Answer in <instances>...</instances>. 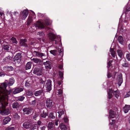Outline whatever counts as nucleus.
<instances>
[{"instance_id": "obj_1", "label": "nucleus", "mask_w": 130, "mask_h": 130, "mask_svg": "<svg viewBox=\"0 0 130 130\" xmlns=\"http://www.w3.org/2000/svg\"><path fill=\"white\" fill-rule=\"evenodd\" d=\"M7 85L6 82L1 83L0 85V101L2 100H3V101H4V100L7 98L8 95L12 91V90H10L9 91H8L6 89ZM2 104V103L0 102V108L3 106Z\"/></svg>"}, {"instance_id": "obj_2", "label": "nucleus", "mask_w": 130, "mask_h": 130, "mask_svg": "<svg viewBox=\"0 0 130 130\" xmlns=\"http://www.w3.org/2000/svg\"><path fill=\"white\" fill-rule=\"evenodd\" d=\"M1 100L0 101V102H1L3 105V106L2 107L0 108V109L2 110H1L0 112V113L2 115H7L10 113V111L9 109H5L8 103L6 101V100H4V101Z\"/></svg>"}, {"instance_id": "obj_3", "label": "nucleus", "mask_w": 130, "mask_h": 130, "mask_svg": "<svg viewBox=\"0 0 130 130\" xmlns=\"http://www.w3.org/2000/svg\"><path fill=\"white\" fill-rule=\"evenodd\" d=\"M22 55L21 53H18L14 56L13 58V61L16 64H18L21 61Z\"/></svg>"}, {"instance_id": "obj_4", "label": "nucleus", "mask_w": 130, "mask_h": 130, "mask_svg": "<svg viewBox=\"0 0 130 130\" xmlns=\"http://www.w3.org/2000/svg\"><path fill=\"white\" fill-rule=\"evenodd\" d=\"M33 73L38 76L41 75L42 74V69L37 67H35L34 69Z\"/></svg>"}, {"instance_id": "obj_5", "label": "nucleus", "mask_w": 130, "mask_h": 130, "mask_svg": "<svg viewBox=\"0 0 130 130\" xmlns=\"http://www.w3.org/2000/svg\"><path fill=\"white\" fill-rule=\"evenodd\" d=\"M46 104L47 107L49 108H51L53 105L52 100L50 99L46 100Z\"/></svg>"}, {"instance_id": "obj_6", "label": "nucleus", "mask_w": 130, "mask_h": 130, "mask_svg": "<svg viewBox=\"0 0 130 130\" xmlns=\"http://www.w3.org/2000/svg\"><path fill=\"white\" fill-rule=\"evenodd\" d=\"M34 26L36 27H38V28L43 29L45 27L44 24L39 21H37L36 23L34 24Z\"/></svg>"}, {"instance_id": "obj_7", "label": "nucleus", "mask_w": 130, "mask_h": 130, "mask_svg": "<svg viewBox=\"0 0 130 130\" xmlns=\"http://www.w3.org/2000/svg\"><path fill=\"white\" fill-rule=\"evenodd\" d=\"M32 110V108L30 107L24 108L23 109V113L24 114L28 115L31 113Z\"/></svg>"}, {"instance_id": "obj_8", "label": "nucleus", "mask_w": 130, "mask_h": 130, "mask_svg": "<svg viewBox=\"0 0 130 130\" xmlns=\"http://www.w3.org/2000/svg\"><path fill=\"white\" fill-rule=\"evenodd\" d=\"M45 65V68L46 69H51L52 66V62L49 60L47 61L46 62H44L43 63Z\"/></svg>"}, {"instance_id": "obj_9", "label": "nucleus", "mask_w": 130, "mask_h": 130, "mask_svg": "<svg viewBox=\"0 0 130 130\" xmlns=\"http://www.w3.org/2000/svg\"><path fill=\"white\" fill-rule=\"evenodd\" d=\"M52 81L50 80L47 81V82L46 84V90L47 91H50L52 89Z\"/></svg>"}, {"instance_id": "obj_10", "label": "nucleus", "mask_w": 130, "mask_h": 130, "mask_svg": "<svg viewBox=\"0 0 130 130\" xmlns=\"http://www.w3.org/2000/svg\"><path fill=\"white\" fill-rule=\"evenodd\" d=\"M117 80L119 86H120L123 82L122 76L121 74H120L118 75L117 77Z\"/></svg>"}, {"instance_id": "obj_11", "label": "nucleus", "mask_w": 130, "mask_h": 130, "mask_svg": "<svg viewBox=\"0 0 130 130\" xmlns=\"http://www.w3.org/2000/svg\"><path fill=\"white\" fill-rule=\"evenodd\" d=\"M28 11L26 10H24L21 14V19L24 20L27 17L28 14Z\"/></svg>"}, {"instance_id": "obj_12", "label": "nucleus", "mask_w": 130, "mask_h": 130, "mask_svg": "<svg viewBox=\"0 0 130 130\" xmlns=\"http://www.w3.org/2000/svg\"><path fill=\"white\" fill-rule=\"evenodd\" d=\"M31 123L29 121H28L25 122L23 123V125L24 128L27 129H29L31 126Z\"/></svg>"}, {"instance_id": "obj_13", "label": "nucleus", "mask_w": 130, "mask_h": 130, "mask_svg": "<svg viewBox=\"0 0 130 130\" xmlns=\"http://www.w3.org/2000/svg\"><path fill=\"white\" fill-rule=\"evenodd\" d=\"M48 36L49 39L51 41H53L56 38L55 35L51 33H49L48 34Z\"/></svg>"}, {"instance_id": "obj_14", "label": "nucleus", "mask_w": 130, "mask_h": 130, "mask_svg": "<svg viewBox=\"0 0 130 130\" xmlns=\"http://www.w3.org/2000/svg\"><path fill=\"white\" fill-rule=\"evenodd\" d=\"M122 65L123 67H128L129 64L127 62L125 59H122L121 61Z\"/></svg>"}, {"instance_id": "obj_15", "label": "nucleus", "mask_w": 130, "mask_h": 130, "mask_svg": "<svg viewBox=\"0 0 130 130\" xmlns=\"http://www.w3.org/2000/svg\"><path fill=\"white\" fill-rule=\"evenodd\" d=\"M27 41V40L26 39H21L20 42V45L21 46H24L26 47H27V45L26 42Z\"/></svg>"}, {"instance_id": "obj_16", "label": "nucleus", "mask_w": 130, "mask_h": 130, "mask_svg": "<svg viewBox=\"0 0 130 130\" xmlns=\"http://www.w3.org/2000/svg\"><path fill=\"white\" fill-rule=\"evenodd\" d=\"M23 89L21 88H16L12 92L13 94H15L22 91Z\"/></svg>"}, {"instance_id": "obj_17", "label": "nucleus", "mask_w": 130, "mask_h": 130, "mask_svg": "<svg viewBox=\"0 0 130 130\" xmlns=\"http://www.w3.org/2000/svg\"><path fill=\"white\" fill-rule=\"evenodd\" d=\"M33 54L34 55L36 56H38L39 57H42L43 56H44L45 55V54L40 53L39 52H37L36 51H34L33 52Z\"/></svg>"}, {"instance_id": "obj_18", "label": "nucleus", "mask_w": 130, "mask_h": 130, "mask_svg": "<svg viewBox=\"0 0 130 130\" xmlns=\"http://www.w3.org/2000/svg\"><path fill=\"white\" fill-rule=\"evenodd\" d=\"M38 126L37 124H32L31 123L29 128L30 130H37Z\"/></svg>"}, {"instance_id": "obj_19", "label": "nucleus", "mask_w": 130, "mask_h": 130, "mask_svg": "<svg viewBox=\"0 0 130 130\" xmlns=\"http://www.w3.org/2000/svg\"><path fill=\"white\" fill-rule=\"evenodd\" d=\"M109 116L110 118H114L116 115V113L112 110H110L109 112Z\"/></svg>"}, {"instance_id": "obj_20", "label": "nucleus", "mask_w": 130, "mask_h": 130, "mask_svg": "<svg viewBox=\"0 0 130 130\" xmlns=\"http://www.w3.org/2000/svg\"><path fill=\"white\" fill-rule=\"evenodd\" d=\"M7 85L11 86L12 85L14 82V80L13 78H11L9 79L8 81H7Z\"/></svg>"}, {"instance_id": "obj_21", "label": "nucleus", "mask_w": 130, "mask_h": 130, "mask_svg": "<svg viewBox=\"0 0 130 130\" xmlns=\"http://www.w3.org/2000/svg\"><path fill=\"white\" fill-rule=\"evenodd\" d=\"M123 109L125 113L127 112L130 109V105H125V106L123 107Z\"/></svg>"}, {"instance_id": "obj_22", "label": "nucleus", "mask_w": 130, "mask_h": 130, "mask_svg": "<svg viewBox=\"0 0 130 130\" xmlns=\"http://www.w3.org/2000/svg\"><path fill=\"white\" fill-rule=\"evenodd\" d=\"M11 120V118L9 117H7L4 119L3 121V124L4 125H5L8 123Z\"/></svg>"}, {"instance_id": "obj_23", "label": "nucleus", "mask_w": 130, "mask_h": 130, "mask_svg": "<svg viewBox=\"0 0 130 130\" xmlns=\"http://www.w3.org/2000/svg\"><path fill=\"white\" fill-rule=\"evenodd\" d=\"M32 62L31 61L28 62L25 66V69L26 70L30 69L31 67Z\"/></svg>"}, {"instance_id": "obj_24", "label": "nucleus", "mask_w": 130, "mask_h": 130, "mask_svg": "<svg viewBox=\"0 0 130 130\" xmlns=\"http://www.w3.org/2000/svg\"><path fill=\"white\" fill-rule=\"evenodd\" d=\"M19 106L20 105L19 103L16 102L12 104V107L13 108L17 109L19 108Z\"/></svg>"}, {"instance_id": "obj_25", "label": "nucleus", "mask_w": 130, "mask_h": 130, "mask_svg": "<svg viewBox=\"0 0 130 130\" xmlns=\"http://www.w3.org/2000/svg\"><path fill=\"white\" fill-rule=\"evenodd\" d=\"M110 53L112 56L113 57L115 58L116 53L115 51H114V48H110Z\"/></svg>"}, {"instance_id": "obj_26", "label": "nucleus", "mask_w": 130, "mask_h": 130, "mask_svg": "<svg viewBox=\"0 0 130 130\" xmlns=\"http://www.w3.org/2000/svg\"><path fill=\"white\" fill-rule=\"evenodd\" d=\"M113 93V90L112 89H109V91H108V98L110 99L113 97V95L112 93Z\"/></svg>"}, {"instance_id": "obj_27", "label": "nucleus", "mask_w": 130, "mask_h": 130, "mask_svg": "<svg viewBox=\"0 0 130 130\" xmlns=\"http://www.w3.org/2000/svg\"><path fill=\"white\" fill-rule=\"evenodd\" d=\"M118 40L119 43L122 44L124 41L122 37L119 36L118 38Z\"/></svg>"}, {"instance_id": "obj_28", "label": "nucleus", "mask_w": 130, "mask_h": 130, "mask_svg": "<svg viewBox=\"0 0 130 130\" xmlns=\"http://www.w3.org/2000/svg\"><path fill=\"white\" fill-rule=\"evenodd\" d=\"M47 115V112H45L44 110L42 113H41V117L43 118H45L46 117Z\"/></svg>"}, {"instance_id": "obj_29", "label": "nucleus", "mask_w": 130, "mask_h": 130, "mask_svg": "<svg viewBox=\"0 0 130 130\" xmlns=\"http://www.w3.org/2000/svg\"><path fill=\"white\" fill-rule=\"evenodd\" d=\"M12 58L11 57H10V56H8L7 57L5 58L3 60V61L6 62H8L10 61L11 60Z\"/></svg>"}, {"instance_id": "obj_30", "label": "nucleus", "mask_w": 130, "mask_h": 130, "mask_svg": "<svg viewBox=\"0 0 130 130\" xmlns=\"http://www.w3.org/2000/svg\"><path fill=\"white\" fill-rule=\"evenodd\" d=\"M43 90H41L39 91H36L35 92V94L36 96H37L41 94V93L43 92Z\"/></svg>"}, {"instance_id": "obj_31", "label": "nucleus", "mask_w": 130, "mask_h": 130, "mask_svg": "<svg viewBox=\"0 0 130 130\" xmlns=\"http://www.w3.org/2000/svg\"><path fill=\"white\" fill-rule=\"evenodd\" d=\"M32 17H29L27 20V25H29L31 23L32 21Z\"/></svg>"}, {"instance_id": "obj_32", "label": "nucleus", "mask_w": 130, "mask_h": 130, "mask_svg": "<svg viewBox=\"0 0 130 130\" xmlns=\"http://www.w3.org/2000/svg\"><path fill=\"white\" fill-rule=\"evenodd\" d=\"M50 53L54 55H56L57 54V50H52L50 51Z\"/></svg>"}, {"instance_id": "obj_33", "label": "nucleus", "mask_w": 130, "mask_h": 130, "mask_svg": "<svg viewBox=\"0 0 130 130\" xmlns=\"http://www.w3.org/2000/svg\"><path fill=\"white\" fill-rule=\"evenodd\" d=\"M117 52L120 58H121L123 55V53L122 51L121 50H117Z\"/></svg>"}, {"instance_id": "obj_34", "label": "nucleus", "mask_w": 130, "mask_h": 130, "mask_svg": "<svg viewBox=\"0 0 130 130\" xmlns=\"http://www.w3.org/2000/svg\"><path fill=\"white\" fill-rule=\"evenodd\" d=\"M48 127L49 129L53 128V124L52 122H49L48 124Z\"/></svg>"}, {"instance_id": "obj_35", "label": "nucleus", "mask_w": 130, "mask_h": 130, "mask_svg": "<svg viewBox=\"0 0 130 130\" xmlns=\"http://www.w3.org/2000/svg\"><path fill=\"white\" fill-rule=\"evenodd\" d=\"M10 46L9 45H3V48L4 50H8L10 48Z\"/></svg>"}, {"instance_id": "obj_36", "label": "nucleus", "mask_w": 130, "mask_h": 130, "mask_svg": "<svg viewBox=\"0 0 130 130\" xmlns=\"http://www.w3.org/2000/svg\"><path fill=\"white\" fill-rule=\"evenodd\" d=\"M60 127L61 129L66 130L67 129V127L66 125L63 123L61 124Z\"/></svg>"}, {"instance_id": "obj_37", "label": "nucleus", "mask_w": 130, "mask_h": 130, "mask_svg": "<svg viewBox=\"0 0 130 130\" xmlns=\"http://www.w3.org/2000/svg\"><path fill=\"white\" fill-rule=\"evenodd\" d=\"M13 116L14 118L16 120H19L20 118L19 116L18 115V114L17 113H15Z\"/></svg>"}, {"instance_id": "obj_38", "label": "nucleus", "mask_w": 130, "mask_h": 130, "mask_svg": "<svg viewBox=\"0 0 130 130\" xmlns=\"http://www.w3.org/2000/svg\"><path fill=\"white\" fill-rule=\"evenodd\" d=\"M38 35H39V37H43L45 36L44 33L42 31L39 32L38 33Z\"/></svg>"}, {"instance_id": "obj_39", "label": "nucleus", "mask_w": 130, "mask_h": 130, "mask_svg": "<svg viewBox=\"0 0 130 130\" xmlns=\"http://www.w3.org/2000/svg\"><path fill=\"white\" fill-rule=\"evenodd\" d=\"M58 113L59 114V117L60 118L62 115L64 114V112L62 110H61V111H58Z\"/></svg>"}, {"instance_id": "obj_40", "label": "nucleus", "mask_w": 130, "mask_h": 130, "mask_svg": "<svg viewBox=\"0 0 130 130\" xmlns=\"http://www.w3.org/2000/svg\"><path fill=\"white\" fill-rule=\"evenodd\" d=\"M40 59L37 58H33L32 59V60L34 62L38 63Z\"/></svg>"}, {"instance_id": "obj_41", "label": "nucleus", "mask_w": 130, "mask_h": 130, "mask_svg": "<svg viewBox=\"0 0 130 130\" xmlns=\"http://www.w3.org/2000/svg\"><path fill=\"white\" fill-rule=\"evenodd\" d=\"M49 117L50 118L52 119L55 118V117L53 115V113L52 112L50 113Z\"/></svg>"}, {"instance_id": "obj_42", "label": "nucleus", "mask_w": 130, "mask_h": 130, "mask_svg": "<svg viewBox=\"0 0 130 130\" xmlns=\"http://www.w3.org/2000/svg\"><path fill=\"white\" fill-rule=\"evenodd\" d=\"M45 22L47 25H48L50 24V20L49 19H45Z\"/></svg>"}, {"instance_id": "obj_43", "label": "nucleus", "mask_w": 130, "mask_h": 130, "mask_svg": "<svg viewBox=\"0 0 130 130\" xmlns=\"http://www.w3.org/2000/svg\"><path fill=\"white\" fill-rule=\"evenodd\" d=\"M59 74L60 78H61L62 80V78L63 77V73L61 71H59Z\"/></svg>"}, {"instance_id": "obj_44", "label": "nucleus", "mask_w": 130, "mask_h": 130, "mask_svg": "<svg viewBox=\"0 0 130 130\" xmlns=\"http://www.w3.org/2000/svg\"><path fill=\"white\" fill-rule=\"evenodd\" d=\"M58 94L59 96H61L62 95V91L61 89L58 90Z\"/></svg>"}, {"instance_id": "obj_45", "label": "nucleus", "mask_w": 130, "mask_h": 130, "mask_svg": "<svg viewBox=\"0 0 130 130\" xmlns=\"http://www.w3.org/2000/svg\"><path fill=\"white\" fill-rule=\"evenodd\" d=\"M113 61L112 60H110L109 61V62L107 63V65L108 66L107 67L108 68L111 66H112V64L111 63Z\"/></svg>"}, {"instance_id": "obj_46", "label": "nucleus", "mask_w": 130, "mask_h": 130, "mask_svg": "<svg viewBox=\"0 0 130 130\" xmlns=\"http://www.w3.org/2000/svg\"><path fill=\"white\" fill-rule=\"evenodd\" d=\"M6 75L5 73L3 71L0 72V76H4ZM6 75H7L6 74Z\"/></svg>"}, {"instance_id": "obj_47", "label": "nucleus", "mask_w": 130, "mask_h": 130, "mask_svg": "<svg viewBox=\"0 0 130 130\" xmlns=\"http://www.w3.org/2000/svg\"><path fill=\"white\" fill-rule=\"evenodd\" d=\"M14 127H8L6 129V130H14Z\"/></svg>"}, {"instance_id": "obj_48", "label": "nucleus", "mask_w": 130, "mask_h": 130, "mask_svg": "<svg viewBox=\"0 0 130 130\" xmlns=\"http://www.w3.org/2000/svg\"><path fill=\"white\" fill-rule=\"evenodd\" d=\"M130 96V91H129L127 92L126 95L124 96V98H126Z\"/></svg>"}, {"instance_id": "obj_49", "label": "nucleus", "mask_w": 130, "mask_h": 130, "mask_svg": "<svg viewBox=\"0 0 130 130\" xmlns=\"http://www.w3.org/2000/svg\"><path fill=\"white\" fill-rule=\"evenodd\" d=\"M26 93L28 95L31 96L32 95V93L31 91H28L26 92Z\"/></svg>"}, {"instance_id": "obj_50", "label": "nucleus", "mask_w": 130, "mask_h": 130, "mask_svg": "<svg viewBox=\"0 0 130 130\" xmlns=\"http://www.w3.org/2000/svg\"><path fill=\"white\" fill-rule=\"evenodd\" d=\"M11 39L12 41V42L13 43H16L17 42L16 38L13 37L11 38Z\"/></svg>"}, {"instance_id": "obj_51", "label": "nucleus", "mask_w": 130, "mask_h": 130, "mask_svg": "<svg viewBox=\"0 0 130 130\" xmlns=\"http://www.w3.org/2000/svg\"><path fill=\"white\" fill-rule=\"evenodd\" d=\"M36 103V101L35 100L32 101L30 103L31 105H35Z\"/></svg>"}, {"instance_id": "obj_52", "label": "nucleus", "mask_w": 130, "mask_h": 130, "mask_svg": "<svg viewBox=\"0 0 130 130\" xmlns=\"http://www.w3.org/2000/svg\"><path fill=\"white\" fill-rule=\"evenodd\" d=\"M62 50L61 48H59L58 50V52L59 53V54L61 55L62 54Z\"/></svg>"}, {"instance_id": "obj_53", "label": "nucleus", "mask_w": 130, "mask_h": 130, "mask_svg": "<svg viewBox=\"0 0 130 130\" xmlns=\"http://www.w3.org/2000/svg\"><path fill=\"white\" fill-rule=\"evenodd\" d=\"M130 11V6H128L127 7L125 10V13H127V12Z\"/></svg>"}, {"instance_id": "obj_54", "label": "nucleus", "mask_w": 130, "mask_h": 130, "mask_svg": "<svg viewBox=\"0 0 130 130\" xmlns=\"http://www.w3.org/2000/svg\"><path fill=\"white\" fill-rule=\"evenodd\" d=\"M39 82L40 83H41L42 84H44L45 83V81L43 80L42 78H41Z\"/></svg>"}, {"instance_id": "obj_55", "label": "nucleus", "mask_w": 130, "mask_h": 130, "mask_svg": "<svg viewBox=\"0 0 130 130\" xmlns=\"http://www.w3.org/2000/svg\"><path fill=\"white\" fill-rule=\"evenodd\" d=\"M111 121V122H110L109 124L112 125H113L115 122V120H112Z\"/></svg>"}, {"instance_id": "obj_56", "label": "nucleus", "mask_w": 130, "mask_h": 130, "mask_svg": "<svg viewBox=\"0 0 130 130\" xmlns=\"http://www.w3.org/2000/svg\"><path fill=\"white\" fill-rule=\"evenodd\" d=\"M126 58L128 60L130 61V54H127L126 56Z\"/></svg>"}, {"instance_id": "obj_57", "label": "nucleus", "mask_w": 130, "mask_h": 130, "mask_svg": "<svg viewBox=\"0 0 130 130\" xmlns=\"http://www.w3.org/2000/svg\"><path fill=\"white\" fill-rule=\"evenodd\" d=\"M43 61L41 60L40 59L39 60V61L38 62V64L39 65H42V66Z\"/></svg>"}, {"instance_id": "obj_58", "label": "nucleus", "mask_w": 130, "mask_h": 130, "mask_svg": "<svg viewBox=\"0 0 130 130\" xmlns=\"http://www.w3.org/2000/svg\"><path fill=\"white\" fill-rule=\"evenodd\" d=\"M111 76V74L109 72H108L107 75V77L109 78H110Z\"/></svg>"}, {"instance_id": "obj_59", "label": "nucleus", "mask_w": 130, "mask_h": 130, "mask_svg": "<svg viewBox=\"0 0 130 130\" xmlns=\"http://www.w3.org/2000/svg\"><path fill=\"white\" fill-rule=\"evenodd\" d=\"M8 70L12 71V70L13 69V68L12 67L10 66V67H8Z\"/></svg>"}, {"instance_id": "obj_60", "label": "nucleus", "mask_w": 130, "mask_h": 130, "mask_svg": "<svg viewBox=\"0 0 130 130\" xmlns=\"http://www.w3.org/2000/svg\"><path fill=\"white\" fill-rule=\"evenodd\" d=\"M62 80H61L58 81V83L59 85H60L62 83Z\"/></svg>"}, {"instance_id": "obj_61", "label": "nucleus", "mask_w": 130, "mask_h": 130, "mask_svg": "<svg viewBox=\"0 0 130 130\" xmlns=\"http://www.w3.org/2000/svg\"><path fill=\"white\" fill-rule=\"evenodd\" d=\"M24 99V96H22L21 98L19 99V100L21 101H22Z\"/></svg>"}, {"instance_id": "obj_62", "label": "nucleus", "mask_w": 130, "mask_h": 130, "mask_svg": "<svg viewBox=\"0 0 130 130\" xmlns=\"http://www.w3.org/2000/svg\"><path fill=\"white\" fill-rule=\"evenodd\" d=\"M25 85L26 86H29L30 85V84L28 82H27L25 83Z\"/></svg>"}, {"instance_id": "obj_63", "label": "nucleus", "mask_w": 130, "mask_h": 130, "mask_svg": "<svg viewBox=\"0 0 130 130\" xmlns=\"http://www.w3.org/2000/svg\"><path fill=\"white\" fill-rule=\"evenodd\" d=\"M55 123L56 125H58V120H55Z\"/></svg>"}, {"instance_id": "obj_64", "label": "nucleus", "mask_w": 130, "mask_h": 130, "mask_svg": "<svg viewBox=\"0 0 130 130\" xmlns=\"http://www.w3.org/2000/svg\"><path fill=\"white\" fill-rule=\"evenodd\" d=\"M46 128V127L45 126H43L41 128L42 130H45V129Z\"/></svg>"}]
</instances>
